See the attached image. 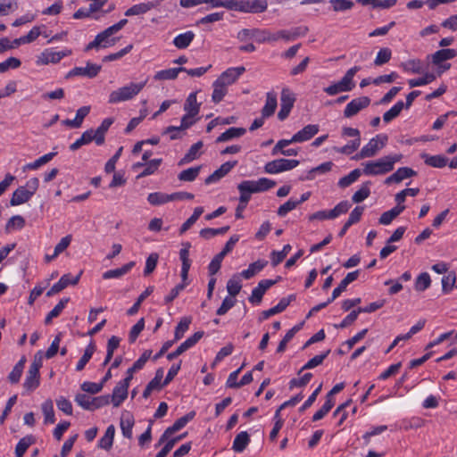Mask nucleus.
<instances>
[{"mask_svg":"<svg viewBox=\"0 0 457 457\" xmlns=\"http://www.w3.org/2000/svg\"><path fill=\"white\" fill-rule=\"evenodd\" d=\"M402 154L386 155L376 161L363 163V173L368 176L382 175L394 170V165L402 159Z\"/></svg>","mask_w":457,"mask_h":457,"instance_id":"obj_1","label":"nucleus"},{"mask_svg":"<svg viewBox=\"0 0 457 457\" xmlns=\"http://www.w3.org/2000/svg\"><path fill=\"white\" fill-rule=\"evenodd\" d=\"M146 81L140 83H129L122 87H120L109 95V104H118L125 102L135 97L145 86Z\"/></svg>","mask_w":457,"mask_h":457,"instance_id":"obj_2","label":"nucleus"},{"mask_svg":"<svg viewBox=\"0 0 457 457\" xmlns=\"http://www.w3.org/2000/svg\"><path fill=\"white\" fill-rule=\"evenodd\" d=\"M43 365V352L38 351L34 355L33 361L31 362L26 375L23 386L28 391H33L39 386L40 375L39 370Z\"/></svg>","mask_w":457,"mask_h":457,"instance_id":"obj_3","label":"nucleus"},{"mask_svg":"<svg viewBox=\"0 0 457 457\" xmlns=\"http://www.w3.org/2000/svg\"><path fill=\"white\" fill-rule=\"evenodd\" d=\"M39 186V180L37 178L30 179L26 187H19L12 194L10 200L12 206L20 205L27 203L32 195L36 193Z\"/></svg>","mask_w":457,"mask_h":457,"instance_id":"obj_4","label":"nucleus"},{"mask_svg":"<svg viewBox=\"0 0 457 457\" xmlns=\"http://www.w3.org/2000/svg\"><path fill=\"white\" fill-rule=\"evenodd\" d=\"M386 135H377L361 149V151L353 157V159L361 160L375 156L378 150L382 149L386 145Z\"/></svg>","mask_w":457,"mask_h":457,"instance_id":"obj_5","label":"nucleus"},{"mask_svg":"<svg viewBox=\"0 0 457 457\" xmlns=\"http://www.w3.org/2000/svg\"><path fill=\"white\" fill-rule=\"evenodd\" d=\"M276 186V182L267 178H262L258 180H244L238 184V191H246L247 193L254 194L264 192Z\"/></svg>","mask_w":457,"mask_h":457,"instance_id":"obj_6","label":"nucleus"},{"mask_svg":"<svg viewBox=\"0 0 457 457\" xmlns=\"http://www.w3.org/2000/svg\"><path fill=\"white\" fill-rule=\"evenodd\" d=\"M114 34L115 32L108 27L104 31L98 33L95 39L87 45L85 51L87 52L91 49L107 48L114 46L119 39L112 37Z\"/></svg>","mask_w":457,"mask_h":457,"instance_id":"obj_7","label":"nucleus"},{"mask_svg":"<svg viewBox=\"0 0 457 457\" xmlns=\"http://www.w3.org/2000/svg\"><path fill=\"white\" fill-rule=\"evenodd\" d=\"M266 0H237L235 11L249 13H261L267 10Z\"/></svg>","mask_w":457,"mask_h":457,"instance_id":"obj_8","label":"nucleus"},{"mask_svg":"<svg viewBox=\"0 0 457 457\" xmlns=\"http://www.w3.org/2000/svg\"><path fill=\"white\" fill-rule=\"evenodd\" d=\"M299 165V161L289 159H277L269 162L264 166V170L269 174H277L279 172L293 170Z\"/></svg>","mask_w":457,"mask_h":457,"instance_id":"obj_9","label":"nucleus"},{"mask_svg":"<svg viewBox=\"0 0 457 457\" xmlns=\"http://www.w3.org/2000/svg\"><path fill=\"white\" fill-rule=\"evenodd\" d=\"M71 50H63L54 52L51 49H46L37 56V63L46 65L48 63H58L63 57L71 55Z\"/></svg>","mask_w":457,"mask_h":457,"instance_id":"obj_10","label":"nucleus"},{"mask_svg":"<svg viewBox=\"0 0 457 457\" xmlns=\"http://www.w3.org/2000/svg\"><path fill=\"white\" fill-rule=\"evenodd\" d=\"M82 271H80L76 277L72 278L71 274H64L61 277L59 281L55 283L47 292L46 296L50 297L56 295L66 288L68 286H75L79 283Z\"/></svg>","mask_w":457,"mask_h":457,"instance_id":"obj_11","label":"nucleus"},{"mask_svg":"<svg viewBox=\"0 0 457 457\" xmlns=\"http://www.w3.org/2000/svg\"><path fill=\"white\" fill-rule=\"evenodd\" d=\"M370 104V99L368 96H360L353 99L347 104L344 111L345 118H351L360 112L361 110L367 108Z\"/></svg>","mask_w":457,"mask_h":457,"instance_id":"obj_12","label":"nucleus"},{"mask_svg":"<svg viewBox=\"0 0 457 457\" xmlns=\"http://www.w3.org/2000/svg\"><path fill=\"white\" fill-rule=\"evenodd\" d=\"M102 67L101 65L87 62L86 67H75L72 70H71L67 75L66 79L74 77V76H82L87 77L89 79H93L98 75L100 72Z\"/></svg>","mask_w":457,"mask_h":457,"instance_id":"obj_13","label":"nucleus"},{"mask_svg":"<svg viewBox=\"0 0 457 457\" xmlns=\"http://www.w3.org/2000/svg\"><path fill=\"white\" fill-rule=\"evenodd\" d=\"M204 337V331H197L193 336L189 337L184 341L174 352L167 354V359L172 361L177 358L191 347H193L202 337Z\"/></svg>","mask_w":457,"mask_h":457,"instance_id":"obj_14","label":"nucleus"},{"mask_svg":"<svg viewBox=\"0 0 457 457\" xmlns=\"http://www.w3.org/2000/svg\"><path fill=\"white\" fill-rule=\"evenodd\" d=\"M195 415V411H190L185 416L178 419L173 423L172 426L166 428V430L164 431V433L162 434L159 440V445L162 444L165 440H167L170 436L183 428L187 424V422L194 419Z\"/></svg>","mask_w":457,"mask_h":457,"instance_id":"obj_15","label":"nucleus"},{"mask_svg":"<svg viewBox=\"0 0 457 457\" xmlns=\"http://www.w3.org/2000/svg\"><path fill=\"white\" fill-rule=\"evenodd\" d=\"M245 71V68L244 66L228 68L223 71L217 79L228 87L235 83Z\"/></svg>","mask_w":457,"mask_h":457,"instance_id":"obj_16","label":"nucleus"},{"mask_svg":"<svg viewBox=\"0 0 457 457\" xmlns=\"http://www.w3.org/2000/svg\"><path fill=\"white\" fill-rule=\"evenodd\" d=\"M129 386L126 384V382H122L121 380L117 383L113 388L112 395H110L113 407H119L127 398Z\"/></svg>","mask_w":457,"mask_h":457,"instance_id":"obj_17","label":"nucleus"},{"mask_svg":"<svg viewBox=\"0 0 457 457\" xmlns=\"http://www.w3.org/2000/svg\"><path fill=\"white\" fill-rule=\"evenodd\" d=\"M319 132V126L316 124H309L293 136V140L302 143L310 140Z\"/></svg>","mask_w":457,"mask_h":457,"instance_id":"obj_18","label":"nucleus"},{"mask_svg":"<svg viewBox=\"0 0 457 457\" xmlns=\"http://www.w3.org/2000/svg\"><path fill=\"white\" fill-rule=\"evenodd\" d=\"M158 5L157 1H148L145 3H140L134 4L125 12L126 16H137L145 14L150 10L155 8Z\"/></svg>","mask_w":457,"mask_h":457,"instance_id":"obj_19","label":"nucleus"},{"mask_svg":"<svg viewBox=\"0 0 457 457\" xmlns=\"http://www.w3.org/2000/svg\"><path fill=\"white\" fill-rule=\"evenodd\" d=\"M135 420L133 415L129 411H124L120 418V428L124 437L132 438V428Z\"/></svg>","mask_w":457,"mask_h":457,"instance_id":"obj_20","label":"nucleus"},{"mask_svg":"<svg viewBox=\"0 0 457 457\" xmlns=\"http://www.w3.org/2000/svg\"><path fill=\"white\" fill-rule=\"evenodd\" d=\"M112 123V118H106L102 121L101 125L96 130H93V134L96 137V144L97 145H101L104 143L105 133L108 131Z\"/></svg>","mask_w":457,"mask_h":457,"instance_id":"obj_21","label":"nucleus"},{"mask_svg":"<svg viewBox=\"0 0 457 457\" xmlns=\"http://www.w3.org/2000/svg\"><path fill=\"white\" fill-rule=\"evenodd\" d=\"M277 95L274 92H268L266 94V102L262 109V115L263 117H270L274 114L277 108Z\"/></svg>","mask_w":457,"mask_h":457,"instance_id":"obj_22","label":"nucleus"},{"mask_svg":"<svg viewBox=\"0 0 457 457\" xmlns=\"http://www.w3.org/2000/svg\"><path fill=\"white\" fill-rule=\"evenodd\" d=\"M184 71H187L184 67H179V68H170L167 70H162L157 71L154 76V79L157 81L161 80H172L177 79L179 72H182Z\"/></svg>","mask_w":457,"mask_h":457,"instance_id":"obj_23","label":"nucleus"},{"mask_svg":"<svg viewBox=\"0 0 457 457\" xmlns=\"http://www.w3.org/2000/svg\"><path fill=\"white\" fill-rule=\"evenodd\" d=\"M457 56L455 49L446 48L436 51L432 55V62L436 65L441 64L443 62L453 59Z\"/></svg>","mask_w":457,"mask_h":457,"instance_id":"obj_24","label":"nucleus"},{"mask_svg":"<svg viewBox=\"0 0 457 457\" xmlns=\"http://www.w3.org/2000/svg\"><path fill=\"white\" fill-rule=\"evenodd\" d=\"M359 270L349 272L340 284L333 290V298H337L347 287V286L357 279Z\"/></svg>","mask_w":457,"mask_h":457,"instance_id":"obj_25","label":"nucleus"},{"mask_svg":"<svg viewBox=\"0 0 457 457\" xmlns=\"http://www.w3.org/2000/svg\"><path fill=\"white\" fill-rule=\"evenodd\" d=\"M250 443V436L246 431L237 434L233 441L232 449L236 453H242Z\"/></svg>","mask_w":457,"mask_h":457,"instance_id":"obj_26","label":"nucleus"},{"mask_svg":"<svg viewBox=\"0 0 457 457\" xmlns=\"http://www.w3.org/2000/svg\"><path fill=\"white\" fill-rule=\"evenodd\" d=\"M135 265L134 262H130L120 268L109 270L103 273L104 279L119 278L127 274Z\"/></svg>","mask_w":457,"mask_h":457,"instance_id":"obj_27","label":"nucleus"},{"mask_svg":"<svg viewBox=\"0 0 457 457\" xmlns=\"http://www.w3.org/2000/svg\"><path fill=\"white\" fill-rule=\"evenodd\" d=\"M457 277L453 270L448 271L445 276L442 278L441 283H442V292L445 295L452 292V290L456 287L457 285Z\"/></svg>","mask_w":457,"mask_h":457,"instance_id":"obj_28","label":"nucleus"},{"mask_svg":"<svg viewBox=\"0 0 457 457\" xmlns=\"http://www.w3.org/2000/svg\"><path fill=\"white\" fill-rule=\"evenodd\" d=\"M421 158L424 162L434 168H444L447 164L448 159L443 155H429L428 154H422Z\"/></svg>","mask_w":457,"mask_h":457,"instance_id":"obj_29","label":"nucleus"},{"mask_svg":"<svg viewBox=\"0 0 457 457\" xmlns=\"http://www.w3.org/2000/svg\"><path fill=\"white\" fill-rule=\"evenodd\" d=\"M194 38L195 33L189 30L175 37L173 39V44L178 49H185L189 46Z\"/></svg>","mask_w":457,"mask_h":457,"instance_id":"obj_30","label":"nucleus"},{"mask_svg":"<svg viewBox=\"0 0 457 457\" xmlns=\"http://www.w3.org/2000/svg\"><path fill=\"white\" fill-rule=\"evenodd\" d=\"M245 132L246 129L244 128H229L217 137L216 142H227L232 138L242 137L243 135L245 134Z\"/></svg>","mask_w":457,"mask_h":457,"instance_id":"obj_31","label":"nucleus"},{"mask_svg":"<svg viewBox=\"0 0 457 457\" xmlns=\"http://www.w3.org/2000/svg\"><path fill=\"white\" fill-rule=\"evenodd\" d=\"M288 305H289V299H281L276 306H274L269 310L262 312L261 316L259 318L260 321L266 320L277 313L282 312L284 310H286V308Z\"/></svg>","mask_w":457,"mask_h":457,"instance_id":"obj_32","label":"nucleus"},{"mask_svg":"<svg viewBox=\"0 0 457 457\" xmlns=\"http://www.w3.org/2000/svg\"><path fill=\"white\" fill-rule=\"evenodd\" d=\"M267 263V261L258 260L251 263L246 270H243L241 276L245 279H249L260 272Z\"/></svg>","mask_w":457,"mask_h":457,"instance_id":"obj_33","label":"nucleus"},{"mask_svg":"<svg viewBox=\"0 0 457 457\" xmlns=\"http://www.w3.org/2000/svg\"><path fill=\"white\" fill-rule=\"evenodd\" d=\"M360 70L361 68L359 66H354L349 69L344 77L339 80V82L345 87L348 92L354 88L355 83L353 81V77Z\"/></svg>","mask_w":457,"mask_h":457,"instance_id":"obj_34","label":"nucleus"},{"mask_svg":"<svg viewBox=\"0 0 457 457\" xmlns=\"http://www.w3.org/2000/svg\"><path fill=\"white\" fill-rule=\"evenodd\" d=\"M195 116L196 115L191 113H186L181 119V124L179 127L170 126L165 129L164 133L179 132L190 128L195 122V120L194 119Z\"/></svg>","mask_w":457,"mask_h":457,"instance_id":"obj_35","label":"nucleus"},{"mask_svg":"<svg viewBox=\"0 0 457 457\" xmlns=\"http://www.w3.org/2000/svg\"><path fill=\"white\" fill-rule=\"evenodd\" d=\"M204 144L202 141H198L195 144L192 145L185 156L179 161V165H183L185 163L190 162L198 158L200 155L199 151L203 147Z\"/></svg>","mask_w":457,"mask_h":457,"instance_id":"obj_36","label":"nucleus"},{"mask_svg":"<svg viewBox=\"0 0 457 457\" xmlns=\"http://www.w3.org/2000/svg\"><path fill=\"white\" fill-rule=\"evenodd\" d=\"M115 434V428L113 425H110L104 435L100 438L98 442V446L104 450L111 449L112 443H113V437Z\"/></svg>","mask_w":457,"mask_h":457,"instance_id":"obj_37","label":"nucleus"},{"mask_svg":"<svg viewBox=\"0 0 457 457\" xmlns=\"http://www.w3.org/2000/svg\"><path fill=\"white\" fill-rule=\"evenodd\" d=\"M92 141L96 142V137L93 134V129L86 130L79 139L70 145V149L71 151H76L82 145H87Z\"/></svg>","mask_w":457,"mask_h":457,"instance_id":"obj_38","label":"nucleus"},{"mask_svg":"<svg viewBox=\"0 0 457 457\" xmlns=\"http://www.w3.org/2000/svg\"><path fill=\"white\" fill-rule=\"evenodd\" d=\"M333 166L332 162H326L321 163L320 165L312 168L308 171V174L305 178H301V180H313L315 179L316 174H323L331 170Z\"/></svg>","mask_w":457,"mask_h":457,"instance_id":"obj_39","label":"nucleus"},{"mask_svg":"<svg viewBox=\"0 0 457 457\" xmlns=\"http://www.w3.org/2000/svg\"><path fill=\"white\" fill-rule=\"evenodd\" d=\"M95 351H96V345H95V343L91 342L86 347V349L84 351V354L82 355V357L79 359V361H78V363L76 365L77 371H81L85 368L87 363L92 358Z\"/></svg>","mask_w":457,"mask_h":457,"instance_id":"obj_40","label":"nucleus"},{"mask_svg":"<svg viewBox=\"0 0 457 457\" xmlns=\"http://www.w3.org/2000/svg\"><path fill=\"white\" fill-rule=\"evenodd\" d=\"M212 87L213 92L212 95V99L216 104L220 103L228 93V87L223 83L220 82L219 79H216L213 82Z\"/></svg>","mask_w":457,"mask_h":457,"instance_id":"obj_41","label":"nucleus"},{"mask_svg":"<svg viewBox=\"0 0 457 457\" xmlns=\"http://www.w3.org/2000/svg\"><path fill=\"white\" fill-rule=\"evenodd\" d=\"M147 201L150 204L154 206L164 204L168 202H171V195L162 192L151 193L147 196Z\"/></svg>","mask_w":457,"mask_h":457,"instance_id":"obj_42","label":"nucleus"},{"mask_svg":"<svg viewBox=\"0 0 457 457\" xmlns=\"http://www.w3.org/2000/svg\"><path fill=\"white\" fill-rule=\"evenodd\" d=\"M192 322L191 317H183L175 328L174 339L176 342L184 337L185 332L188 329L189 325Z\"/></svg>","mask_w":457,"mask_h":457,"instance_id":"obj_43","label":"nucleus"},{"mask_svg":"<svg viewBox=\"0 0 457 457\" xmlns=\"http://www.w3.org/2000/svg\"><path fill=\"white\" fill-rule=\"evenodd\" d=\"M35 439L32 436H27L22 437L15 447L16 457H23L28 448L34 444Z\"/></svg>","mask_w":457,"mask_h":457,"instance_id":"obj_44","label":"nucleus"},{"mask_svg":"<svg viewBox=\"0 0 457 457\" xmlns=\"http://www.w3.org/2000/svg\"><path fill=\"white\" fill-rule=\"evenodd\" d=\"M201 168V166H196L184 170L178 175V179L180 181L192 182L199 175Z\"/></svg>","mask_w":457,"mask_h":457,"instance_id":"obj_45","label":"nucleus"},{"mask_svg":"<svg viewBox=\"0 0 457 457\" xmlns=\"http://www.w3.org/2000/svg\"><path fill=\"white\" fill-rule=\"evenodd\" d=\"M184 110L187 113L197 115L200 110V104L196 101V93H191L184 104Z\"/></svg>","mask_w":457,"mask_h":457,"instance_id":"obj_46","label":"nucleus"},{"mask_svg":"<svg viewBox=\"0 0 457 457\" xmlns=\"http://www.w3.org/2000/svg\"><path fill=\"white\" fill-rule=\"evenodd\" d=\"M70 298H62L60 300V302L54 307V309L49 312V313L46 315L45 319V323L46 325L50 324L52 322V320L54 318L58 317L62 310L65 308L66 304L69 303Z\"/></svg>","mask_w":457,"mask_h":457,"instance_id":"obj_47","label":"nucleus"},{"mask_svg":"<svg viewBox=\"0 0 457 457\" xmlns=\"http://www.w3.org/2000/svg\"><path fill=\"white\" fill-rule=\"evenodd\" d=\"M154 291V287H148L137 299L136 303L127 311V314L132 316L136 314L141 303L145 301L146 297H148Z\"/></svg>","mask_w":457,"mask_h":457,"instance_id":"obj_48","label":"nucleus"},{"mask_svg":"<svg viewBox=\"0 0 457 457\" xmlns=\"http://www.w3.org/2000/svg\"><path fill=\"white\" fill-rule=\"evenodd\" d=\"M42 412L45 416V423H54V411L53 401L48 399L42 403Z\"/></svg>","mask_w":457,"mask_h":457,"instance_id":"obj_49","label":"nucleus"},{"mask_svg":"<svg viewBox=\"0 0 457 457\" xmlns=\"http://www.w3.org/2000/svg\"><path fill=\"white\" fill-rule=\"evenodd\" d=\"M404 108V104L403 101H398L393 107H391L387 112H386L383 115V120L386 123L390 122L392 120L396 118Z\"/></svg>","mask_w":457,"mask_h":457,"instance_id":"obj_50","label":"nucleus"},{"mask_svg":"<svg viewBox=\"0 0 457 457\" xmlns=\"http://www.w3.org/2000/svg\"><path fill=\"white\" fill-rule=\"evenodd\" d=\"M203 212H204L203 207L195 208L193 214L182 224V226L179 229V233L183 234L187 230H188L191 228V226L195 223V221L203 214Z\"/></svg>","mask_w":457,"mask_h":457,"instance_id":"obj_51","label":"nucleus"},{"mask_svg":"<svg viewBox=\"0 0 457 457\" xmlns=\"http://www.w3.org/2000/svg\"><path fill=\"white\" fill-rule=\"evenodd\" d=\"M253 38L258 43L275 42L276 37H273V33L267 29H253Z\"/></svg>","mask_w":457,"mask_h":457,"instance_id":"obj_52","label":"nucleus"},{"mask_svg":"<svg viewBox=\"0 0 457 457\" xmlns=\"http://www.w3.org/2000/svg\"><path fill=\"white\" fill-rule=\"evenodd\" d=\"M431 285V278L428 272L420 273L415 281V289L419 292H423L428 289Z\"/></svg>","mask_w":457,"mask_h":457,"instance_id":"obj_53","label":"nucleus"},{"mask_svg":"<svg viewBox=\"0 0 457 457\" xmlns=\"http://www.w3.org/2000/svg\"><path fill=\"white\" fill-rule=\"evenodd\" d=\"M280 101L281 106L292 109L295 102V96L289 88L285 87L281 91Z\"/></svg>","mask_w":457,"mask_h":457,"instance_id":"obj_54","label":"nucleus"},{"mask_svg":"<svg viewBox=\"0 0 457 457\" xmlns=\"http://www.w3.org/2000/svg\"><path fill=\"white\" fill-rule=\"evenodd\" d=\"M370 182L369 181L361 185V188L357 190L352 197L353 203H361L369 197V195H370Z\"/></svg>","mask_w":457,"mask_h":457,"instance_id":"obj_55","label":"nucleus"},{"mask_svg":"<svg viewBox=\"0 0 457 457\" xmlns=\"http://www.w3.org/2000/svg\"><path fill=\"white\" fill-rule=\"evenodd\" d=\"M162 160V159H153L145 163V168L144 170L137 175V179L145 178L146 176L154 174L161 165Z\"/></svg>","mask_w":457,"mask_h":457,"instance_id":"obj_56","label":"nucleus"},{"mask_svg":"<svg viewBox=\"0 0 457 457\" xmlns=\"http://www.w3.org/2000/svg\"><path fill=\"white\" fill-rule=\"evenodd\" d=\"M330 350L326 351L324 353L315 355L313 358L309 360L299 370L298 373H301L304 370L313 369L319 365H320L326 357L329 354Z\"/></svg>","mask_w":457,"mask_h":457,"instance_id":"obj_57","label":"nucleus"},{"mask_svg":"<svg viewBox=\"0 0 457 457\" xmlns=\"http://www.w3.org/2000/svg\"><path fill=\"white\" fill-rule=\"evenodd\" d=\"M436 79V76L434 73L427 72L422 78L409 79L408 84L411 87H420L431 83Z\"/></svg>","mask_w":457,"mask_h":457,"instance_id":"obj_58","label":"nucleus"},{"mask_svg":"<svg viewBox=\"0 0 457 457\" xmlns=\"http://www.w3.org/2000/svg\"><path fill=\"white\" fill-rule=\"evenodd\" d=\"M290 251V245H284L281 251H273L270 253L271 264L273 266H277L278 264H279L286 258V256L289 253Z\"/></svg>","mask_w":457,"mask_h":457,"instance_id":"obj_59","label":"nucleus"},{"mask_svg":"<svg viewBox=\"0 0 457 457\" xmlns=\"http://www.w3.org/2000/svg\"><path fill=\"white\" fill-rule=\"evenodd\" d=\"M335 404V400L327 399L321 408L312 416V421H318L325 417Z\"/></svg>","mask_w":457,"mask_h":457,"instance_id":"obj_60","label":"nucleus"},{"mask_svg":"<svg viewBox=\"0 0 457 457\" xmlns=\"http://www.w3.org/2000/svg\"><path fill=\"white\" fill-rule=\"evenodd\" d=\"M242 285L237 276H233L227 283V290L232 298L239 294Z\"/></svg>","mask_w":457,"mask_h":457,"instance_id":"obj_61","label":"nucleus"},{"mask_svg":"<svg viewBox=\"0 0 457 457\" xmlns=\"http://www.w3.org/2000/svg\"><path fill=\"white\" fill-rule=\"evenodd\" d=\"M25 226V220L21 215H14L9 219L5 225V230L7 232L13 229H21Z\"/></svg>","mask_w":457,"mask_h":457,"instance_id":"obj_62","label":"nucleus"},{"mask_svg":"<svg viewBox=\"0 0 457 457\" xmlns=\"http://www.w3.org/2000/svg\"><path fill=\"white\" fill-rule=\"evenodd\" d=\"M361 170L359 169H355L352 170L348 175L341 178L338 181V185L341 187H346L355 182L361 176Z\"/></svg>","mask_w":457,"mask_h":457,"instance_id":"obj_63","label":"nucleus"},{"mask_svg":"<svg viewBox=\"0 0 457 457\" xmlns=\"http://www.w3.org/2000/svg\"><path fill=\"white\" fill-rule=\"evenodd\" d=\"M75 402L83 409L87 411H94L93 397L85 395L79 394L75 397Z\"/></svg>","mask_w":457,"mask_h":457,"instance_id":"obj_64","label":"nucleus"}]
</instances>
